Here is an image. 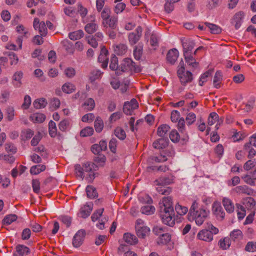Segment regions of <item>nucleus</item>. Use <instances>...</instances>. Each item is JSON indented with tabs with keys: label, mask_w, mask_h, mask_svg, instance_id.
Here are the masks:
<instances>
[{
	"label": "nucleus",
	"mask_w": 256,
	"mask_h": 256,
	"mask_svg": "<svg viewBox=\"0 0 256 256\" xmlns=\"http://www.w3.org/2000/svg\"><path fill=\"white\" fill-rule=\"evenodd\" d=\"M93 208V204L92 202L86 203V204L84 205L80 209L79 214L80 216L83 218H86L88 217Z\"/></svg>",
	"instance_id": "16"
},
{
	"label": "nucleus",
	"mask_w": 256,
	"mask_h": 256,
	"mask_svg": "<svg viewBox=\"0 0 256 256\" xmlns=\"http://www.w3.org/2000/svg\"><path fill=\"white\" fill-rule=\"evenodd\" d=\"M222 78V72L220 71H217L215 74L213 82L214 86L216 88H220Z\"/></svg>",
	"instance_id": "30"
},
{
	"label": "nucleus",
	"mask_w": 256,
	"mask_h": 256,
	"mask_svg": "<svg viewBox=\"0 0 256 256\" xmlns=\"http://www.w3.org/2000/svg\"><path fill=\"white\" fill-rule=\"evenodd\" d=\"M256 202L251 197H248L242 200V204L248 210L252 209L256 205Z\"/></svg>",
	"instance_id": "27"
},
{
	"label": "nucleus",
	"mask_w": 256,
	"mask_h": 256,
	"mask_svg": "<svg viewBox=\"0 0 256 256\" xmlns=\"http://www.w3.org/2000/svg\"><path fill=\"white\" fill-rule=\"evenodd\" d=\"M135 228L137 236L140 238H146L150 232V228L146 226L144 221L141 219L136 220Z\"/></svg>",
	"instance_id": "3"
},
{
	"label": "nucleus",
	"mask_w": 256,
	"mask_h": 256,
	"mask_svg": "<svg viewBox=\"0 0 256 256\" xmlns=\"http://www.w3.org/2000/svg\"><path fill=\"white\" fill-rule=\"evenodd\" d=\"M94 101L92 98H88L82 105L84 108L87 110H92L94 109Z\"/></svg>",
	"instance_id": "40"
},
{
	"label": "nucleus",
	"mask_w": 256,
	"mask_h": 256,
	"mask_svg": "<svg viewBox=\"0 0 256 256\" xmlns=\"http://www.w3.org/2000/svg\"><path fill=\"white\" fill-rule=\"evenodd\" d=\"M218 116L214 112H212L210 114L208 118V126H211L214 124L218 121Z\"/></svg>",
	"instance_id": "46"
},
{
	"label": "nucleus",
	"mask_w": 256,
	"mask_h": 256,
	"mask_svg": "<svg viewBox=\"0 0 256 256\" xmlns=\"http://www.w3.org/2000/svg\"><path fill=\"white\" fill-rule=\"evenodd\" d=\"M23 77V72L22 71H18L12 76V84L15 88H20L22 84V79Z\"/></svg>",
	"instance_id": "17"
},
{
	"label": "nucleus",
	"mask_w": 256,
	"mask_h": 256,
	"mask_svg": "<svg viewBox=\"0 0 256 256\" xmlns=\"http://www.w3.org/2000/svg\"><path fill=\"white\" fill-rule=\"evenodd\" d=\"M34 132L30 129H26L22 131L20 137L24 140L30 138L34 135Z\"/></svg>",
	"instance_id": "42"
},
{
	"label": "nucleus",
	"mask_w": 256,
	"mask_h": 256,
	"mask_svg": "<svg viewBox=\"0 0 256 256\" xmlns=\"http://www.w3.org/2000/svg\"><path fill=\"white\" fill-rule=\"evenodd\" d=\"M108 50L104 46H103L100 51V54L98 58V60L102 63V67L104 68L108 66Z\"/></svg>",
	"instance_id": "15"
},
{
	"label": "nucleus",
	"mask_w": 256,
	"mask_h": 256,
	"mask_svg": "<svg viewBox=\"0 0 256 256\" xmlns=\"http://www.w3.org/2000/svg\"><path fill=\"white\" fill-rule=\"evenodd\" d=\"M114 135L120 140H124L126 138V134L124 130L120 127H116L114 130Z\"/></svg>",
	"instance_id": "38"
},
{
	"label": "nucleus",
	"mask_w": 256,
	"mask_h": 256,
	"mask_svg": "<svg viewBox=\"0 0 256 256\" xmlns=\"http://www.w3.org/2000/svg\"><path fill=\"white\" fill-rule=\"evenodd\" d=\"M234 190L236 193L246 194H250V189L246 186H236L234 189Z\"/></svg>",
	"instance_id": "47"
},
{
	"label": "nucleus",
	"mask_w": 256,
	"mask_h": 256,
	"mask_svg": "<svg viewBox=\"0 0 256 256\" xmlns=\"http://www.w3.org/2000/svg\"><path fill=\"white\" fill-rule=\"evenodd\" d=\"M171 239L170 235L168 233H164L160 236H159L158 240V244H166Z\"/></svg>",
	"instance_id": "44"
},
{
	"label": "nucleus",
	"mask_w": 256,
	"mask_h": 256,
	"mask_svg": "<svg viewBox=\"0 0 256 256\" xmlns=\"http://www.w3.org/2000/svg\"><path fill=\"white\" fill-rule=\"evenodd\" d=\"M230 238L233 240H238L242 238V232L239 229H236L233 230L230 233Z\"/></svg>",
	"instance_id": "37"
},
{
	"label": "nucleus",
	"mask_w": 256,
	"mask_h": 256,
	"mask_svg": "<svg viewBox=\"0 0 256 256\" xmlns=\"http://www.w3.org/2000/svg\"><path fill=\"white\" fill-rule=\"evenodd\" d=\"M8 58L10 60V63L11 66L16 64L19 60L16 54L13 52H10L8 53Z\"/></svg>",
	"instance_id": "50"
},
{
	"label": "nucleus",
	"mask_w": 256,
	"mask_h": 256,
	"mask_svg": "<svg viewBox=\"0 0 256 256\" xmlns=\"http://www.w3.org/2000/svg\"><path fill=\"white\" fill-rule=\"evenodd\" d=\"M212 212L218 220H222L225 217V212L223 210L220 203L218 202H214L213 203Z\"/></svg>",
	"instance_id": "7"
},
{
	"label": "nucleus",
	"mask_w": 256,
	"mask_h": 256,
	"mask_svg": "<svg viewBox=\"0 0 256 256\" xmlns=\"http://www.w3.org/2000/svg\"><path fill=\"white\" fill-rule=\"evenodd\" d=\"M122 72L130 71L134 72H139L141 71L140 67L136 65L130 58H126L122 63L121 66Z\"/></svg>",
	"instance_id": "4"
},
{
	"label": "nucleus",
	"mask_w": 256,
	"mask_h": 256,
	"mask_svg": "<svg viewBox=\"0 0 256 256\" xmlns=\"http://www.w3.org/2000/svg\"><path fill=\"white\" fill-rule=\"evenodd\" d=\"M94 129L92 127H86L80 132V136L82 137L88 136L93 134Z\"/></svg>",
	"instance_id": "53"
},
{
	"label": "nucleus",
	"mask_w": 256,
	"mask_h": 256,
	"mask_svg": "<svg viewBox=\"0 0 256 256\" xmlns=\"http://www.w3.org/2000/svg\"><path fill=\"white\" fill-rule=\"evenodd\" d=\"M142 28L140 26H138L134 32L128 34V41L130 44L134 45L140 40L142 36Z\"/></svg>",
	"instance_id": "11"
},
{
	"label": "nucleus",
	"mask_w": 256,
	"mask_h": 256,
	"mask_svg": "<svg viewBox=\"0 0 256 256\" xmlns=\"http://www.w3.org/2000/svg\"><path fill=\"white\" fill-rule=\"evenodd\" d=\"M170 126L167 124H162L158 128V134L161 137H164L168 130H170Z\"/></svg>",
	"instance_id": "48"
},
{
	"label": "nucleus",
	"mask_w": 256,
	"mask_h": 256,
	"mask_svg": "<svg viewBox=\"0 0 256 256\" xmlns=\"http://www.w3.org/2000/svg\"><path fill=\"white\" fill-rule=\"evenodd\" d=\"M179 56L178 50L176 48L170 50L167 54V60L171 64H174Z\"/></svg>",
	"instance_id": "20"
},
{
	"label": "nucleus",
	"mask_w": 256,
	"mask_h": 256,
	"mask_svg": "<svg viewBox=\"0 0 256 256\" xmlns=\"http://www.w3.org/2000/svg\"><path fill=\"white\" fill-rule=\"evenodd\" d=\"M218 244L222 249L226 250L230 246V238L228 237H225L220 239L218 241Z\"/></svg>",
	"instance_id": "31"
},
{
	"label": "nucleus",
	"mask_w": 256,
	"mask_h": 256,
	"mask_svg": "<svg viewBox=\"0 0 256 256\" xmlns=\"http://www.w3.org/2000/svg\"><path fill=\"white\" fill-rule=\"evenodd\" d=\"M238 210V220H241L244 218L246 214V211L243 206L240 204L237 205Z\"/></svg>",
	"instance_id": "58"
},
{
	"label": "nucleus",
	"mask_w": 256,
	"mask_h": 256,
	"mask_svg": "<svg viewBox=\"0 0 256 256\" xmlns=\"http://www.w3.org/2000/svg\"><path fill=\"white\" fill-rule=\"evenodd\" d=\"M46 166L44 164H39L32 166L30 172L32 175H37L46 170Z\"/></svg>",
	"instance_id": "21"
},
{
	"label": "nucleus",
	"mask_w": 256,
	"mask_h": 256,
	"mask_svg": "<svg viewBox=\"0 0 256 256\" xmlns=\"http://www.w3.org/2000/svg\"><path fill=\"white\" fill-rule=\"evenodd\" d=\"M123 238L126 243L131 245L136 244L138 242L137 238L130 233L124 234Z\"/></svg>",
	"instance_id": "24"
},
{
	"label": "nucleus",
	"mask_w": 256,
	"mask_h": 256,
	"mask_svg": "<svg viewBox=\"0 0 256 256\" xmlns=\"http://www.w3.org/2000/svg\"><path fill=\"white\" fill-rule=\"evenodd\" d=\"M110 10L109 8H104L101 13V17L102 18V22H106L110 17Z\"/></svg>",
	"instance_id": "60"
},
{
	"label": "nucleus",
	"mask_w": 256,
	"mask_h": 256,
	"mask_svg": "<svg viewBox=\"0 0 256 256\" xmlns=\"http://www.w3.org/2000/svg\"><path fill=\"white\" fill-rule=\"evenodd\" d=\"M210 214V211L203 208H198V204L196 201L193 202L188 214L189 221H195L198 226L202 225Z\"/></svg>",
	"instance_id": "1"
},
{
	"label": "nucleus",
	"mask_w": 256,
	"mask_h": 256,
	"mask_svg": "<svg viewBox=\"0 0 256 256\" xmlns=\"http://www.w3.org/2000/svg\"><path fill=\"white\" fill-rule=\"evenodd\" d=\"M159 212L174 210L172 198L170 196L164 197L159 203Z\"/></svg>",
	"instance_id": "6"
},
{
	"label": "nucleus",
	"mask_w": 256,
	"mask_h": 256,
	"mask_svg": "<svg viewBox=\"0 0 256 256\" xmlns=\"http://www.w3.org/2000/svg\"><path fill=\"white\" fill-rule=\"evenodd\" d=\"M196 238L200 240L207 242H211L214 239L212 233L209 230L206 229L199 231L197 234Z\"/></svg>",
	"instance_id": "12"
},
{
	"label": "nucleus",
	"mask_w": 256,
	"mask_h": 256,
	"mask_svg": "<svg viewBox=\"0 0 256 256\" xmlns=\"http://www.w3.org/2000/svg\"><path fill=\"white\" fill-rule=\"evenodd\" d=\"M169 136L170 140L174 142H177L180 140L179 134L175 130L170 132Z\"/></svg>",
	"instance_id": "52"
},
{
	"label": "nucleus",
	"mask_w": 256,
	"mask_h": 256,
	"mask_svg": "<svg viewBox=\"0 0 256 256\" xmlns=\"http://www.w3.org/2000/svg\"><path fill=\"white\" fill-rule=\"evenodd\" d=\"M245 250L248 252H253L256 251V242H248L246 246Z\"/></svg>",
	"instance_id": "64"
},
{
	"label": "nucleus",
	"mask_w": 256,
	"mask_h": 256,
	"mask_svg": "<svg viewBox=\"0 0 256 256\" xmlns=\"http://www.w3.org/2000/svg\"><path fill=\"white\" fill-rule=\"evenodd\" d=\"M33 26L35 30H38L41 36H45L47 33V28L44 22H40L38 18H34Z\"/></svg>",
	"instance_id": "8"
},
{
	"label": "nucleus",
	"mask_w": 256,
	"mask_h": 256,
	"mask_svg": "<svg viewBox=\"0 0 256 256\" xmlns=\"http://www.w3.org/2000/svg\"><path fill=\"white\" fill-rule=\"evenodd\" d=\"M184 58L187 64L192 66V68H196L198 66V63L196 62L194 58L191 56L189 55L188 53L184 52Z\"/></svg>",
	"instance_id": "35"
},
{
	"label": "nucleus",
	"mask_w": 256,
	"mask_h": 256,
	"mask_svg": "<svg viewBox=\"0 0 256 256\" xmlns=\"http://www.w3.org/2000/svg\"><path fill=\"white\" fill-rule=\"evenodd\" d=\"M104 128V123L102 120L100 118H98L95 122H94V128L97 132H100Z\"/></svg>",
	"instance_id": "54"
},
{
	"label": "nucleus",
	"mask_w": 256,
	"mask_h": 256,
	"mask_svg": "<svg viewBox=\"0 0 256 256\" xmlns=\"http://www.w3.org/2000/svg\"><path fill=\"white\" fill-rule=\"evenodd\" d=\"M16 250L24 256L30 253V249L26 246L23 245H18L16 247Z\"/></svg>",
	"instance_id": "61"
},
{
	"label": "nucleus",
	"mask_w": 256,
	"mask_h": 256,
	"mask_svg": "<svg viewBox=\"0 0 256 256\" xmlns=\"http://www.w3.org/2000/svg\"><path fill=\"white\" fill-rule=\"evenodd\" d=\"M140 211L144 214L150 215L154 212L155 208L152 206H144L142 207Z\"/></svg>",
	"instance_id": "43"
},
{
	"label": "nucleus",
	"mask_w": 256,
	"mask_h": 256,
	"mask_svg": "<svg viewBox=\"0 0 256 256\" xmlns=\"http://www.w3.org/2000/svg\"><path fill=\"white\" fill-rule=\"evenodd\" d=\"M30 119L34 123H41L46 120V116L42 113L36 112L32 114Z\"/></svg>",
	"instance_id": "22"
},
{
	"label": "nucleus",
	"mask_w": 256,
	"mask_h": 256,
	"mask_svg": "<svg viewBox=\"0 0 256 256\" xmlns=\"http://www.w3.org/2000/svg\"><path fill=\"white\" fill-rule=\"evenodd\" d=\"M91 22L88 23L84 26L85 30L88 34H92L95 32L98 28V25L94 22L95 17L94 16H90Z\"/></svg>",
	"instance_id": "19"
},
{
	"label": "nucleus",
	"mask_w": 256,
	"mask_h": 256,
	"mask_svg": "<svg viewBox=\"0 0 256 256\" xmlns=\"http://www.w3.org/2000/svg\"><path fill=\"white\" fill-rule=\"evenodd\" d=\"M150 44L154 48V49L158 46V36L154 33H152L150 39Z\"/></svg>",
	"instance_id": "51"
},
{
	"label": "nucleus",
	"mask_w": 256,
	"mask_h": 256,
	"mask_svg": "<svg viewBox=\"0 0 256 256\" xmlns=\"http://www.w3.org/2000/svg\"><path fill=\"white\" fill-rule=\"evenodd\" d=\"M48 132L49 134L52 138H54L57 136V128L56 123L52 120L48 123Z\"/></svg>",
	"instance_id": "32"
},
{
	"label": "nucleus",
	"mask_w": 256,
	"mask_h": 256,
	"mask_svg": "<svg viewBox=\"0 0 256 256\" xmlns=\"http://www.w3.org/2000/svg\"><path fill=\"white\" fill-rule=\"evenodd\" d=\"M244 14L242 12H239L236 13L233 18L234 22L236 23L235 27L236 28H238L240 26L241 22L244 18Z\"/></svg>",
	"instance_id": "33"
},
{
	"label": "nucleus",
	"mask_w": 256,
	"mask_h": 256,
	"mask_svg": "<svg viewBox=\"0 0 256 256\" xmlns=\"http://www.w3.org/2000/svg\"><path fill=\"white\" fill-rule=\"evenodd\" d=\"M205 24L212 34H219L222 32L220 27L216 24L208 22L205 23Z\"/></svg>",
	"instance_id": "28"
},
{
	"label": "nucleus",
	"mask_w": 256,
	"mask_h": 256,
	"mask_svg": "<svg viewBox=\"0 0 256 256\" xmlns=\"http://www.w3.org/2000/svg\"><path fill=\"white\" fill-rule=\"evenodd\" d=\"M175 210L176 212L180 216L186 214L188 212V208L186 206H182L178 204L176 205Z\"/></svg>",
	"instance_id": "49"
},
{
	"label": "nucleus",
	"mask_w": 256,
	"mask_h": 256,
	"mask_svg": "<svg viewBox=\"0 0 256 256\" xmlns=\"http://www.w3.org/2000/svg\"><path fill=\"white\" fill-rule=\"evenodd\" d=\"M34 106L36 109L44 108L47 104V102L44 98H38L34 100Z\"/></svg>",
	"instance_id": "34"
},
{
	"label": "nucleus",
	"mask_w": 256,
	"mask_h": 256,
	"mask_svg": "<svg viewBox=\"0 0 256 256\" xmlns=\"http://www.w3.org/2000/svg\"><path fill=\"white\" fill-rule=\"evenodd\" d=\"M155 182L156 184L158 185L156 190L160 194H167L170 192V189L168 187L164 186L162 184H170L168 182H166V180L163 182L162 180L160 179L159 180H156Z\"/></svg>",
	"instance_id": "13"
},
{
	"label": "nucleus",
	"mask_w": 256,
	"mask_h": 256,
	"mask_svg": "<svg viewBox=\"0 0 256 256\" xmlns=\"http://www.w3.org/2000/svg\"><path fill=\"white\" fill-rule=\"evenodd\" d=\"M168 140L164 138H160L156 140L153 143V146L158 149H160L166 148L168 146Z\"/></svg>",
	"instance_id": "26"
},
{
	"label": "nucleus",
	"mask_w": 256,
	"mask_h": 256,
	"mask_svg": "<svg viewBox=\"0 0 256 256\" xmlns=\"http://www.w3.org/2000/svg\"><path fill=\"white\" fill-rule=\"evenodd\" d=\"M16 30L20 34L19 36L24 38H28L30 36V32L28 29L22 25H18L16 28Z\"/></svg>",
	"instance_id": "23"
},
{
	"label": "nucleus",
	"mask_w": 256,
	"mask_h": 256,
	"mask_svg": "<svg viewBox=\"0 0 256 256\" xmlns=\"http://www.w3.org/2000/svg\"><path fill=\"white\" fill-rule=\"evenodd\" d=\"M94 164L87 162L82 166L80 164L75 166V173L76 176L82 180L85 179L88 182H91L94 178V172L92 169Z\"/></svg>",
	"instance_id": "2"
},
{
	"label": "nucleus",
	"mask_w": 256,
	"mask_h": 256,
	"mask_svg": "<svg viewBox=\"0 0 256 256\" xmlns=\"http://www.w3.org/2000/svg\"><path fill=\"white\" fill-rule=\"evenodd\" d=\"M62 90L66 94H71L75 90V86L70 82H66L62 86Z\"/></svg>",
	"instance_id": "36"
},
{
	"label": "nucleus",
	"mask_w": 256,
	"mask_h": 256,
	"mask_svg": "<svg viewBox=\"0 0 256 256\" xmlns=\"http://www.w3.org/2000/svg\"><path fill=\"white\" fill-rule=\"evenodd\" d=\"M138 106L137 100L133 98L130 102H124L123 110L124 112L127 115L132 114L133 112L136 109L138 108Z\"/></svg>",
	"instance_id": "9"
},
{
	"label": "nucleus",
	"mask_w": 256,
	"mask_h": 256,
	"mask_svg": "<svg viewBox=\"0 0 256 256\" xmlns=\"http://www.w3.org/2000/svg\"><path fill=\"white\" fill-rule=\"evenodd\" d=\"M70 126V122L68 120H62L59 124L58 128L62 132L66 131Z\"/></svg>",
	"instance_id": "56"
},
{
	"label": "nucleus",
	"mask_w": 256,
	"mask_h": 256,
	"mask_svg": "<svg viewBox=\"0 0 256 256\" xmlns=\"http://www.w3.org/2000/svg\"><path fill=\"white\" fill-rule=\"evenodd\" d=\"M118 21V17L113 16L110 18L106 22H102V24L104 26H108L110 28L114 29L116 26Z\"/></svg>",
	"instance_id": "25"
},
{
	"label": "nucleus",
	"mask_w": 256,
	"mask_h": 256,
	"mask_svg": "<svg viewBox=\"0 0 256 256\" xmlns=\"http://www.w3.org/2000/svg\"><path fill=\"white\" fill-rule=\"evenodd\" d=\"M110 68L114 70H116L118 68V60L115 55H114L111 58Z\"/></svg>",
	"instance_id": "55"
},
{
	"label": "nucleus",
	"mask_w": 256,
	"mask_h": 256,
	"mask_svg": "<svg viewBox=\"0 0 256 256\" xmlns=\"http://www.w3.org/2000/svg\"><path fill=\"white\" fill-rule=\"evenodd\" d=\"M85 232L82 230H79L74 236L72 240V244L76 248L79 247L83 242Z\"/></svg>",
	"instance_id": "14"
},
{
	"label": "nucleus",
	"mask_w": 256,
	"mask_h": 256,
	"mask_svg": "<svg viewBox=\"0 0 256 256\" xmlns=\"http://www.w3.org/2000/svg\"><path fill=\"white\" fill-rule=\"evenodd\" d=\"M84 36V32L82 30H78L69 34V38L73 40H76L82 38Z\"/></svg>",
	"instance_id": "41"
},
{
	"label": "nucleus",
	"mask_w": 256,
	"mask_h": 256,
	"mask_svg": "<svg viewBox=\"0 0 256 256\" xmlns=\"http://www.w3.org/2000/svg\"><path fill=\"white\" fill-rule=\"evenodd\" d=\"M182 44L184 48V53H188V52L192 51L194 47V42L191 40H186L182 42Z\"/></svg>",
	"instance_id": "29"
},
{
	"label": "nucleus",
	"mask_w": 256,
	"mask_h": 256,
	"mask_svg": "<svg viewBox=\"0 0 256 256\" xmlns=\"http://www.w3.org/2000/svg\"><path fill=\"white\" fill-rule=\"evenodd\" d=\"M32 103V100L30 96L26 95L24 97V102L22 108L24 110H27L29 108Z\"/></svg>",
	"instance_id": "57"
},
{
	"label": "nucleus",
	"mask_w": 256,
	"mask_h": 256,
	"mask_svg": "<svg viewBox=\"0 0 256 256\" xmlns=\"http://www.w3.org/2000/svg\"><path fill=\"white\" fill-rule=\"evenodd\" d=\"M138 198L141 202L144 203L150 204L152 202V198L148 195L146 194L140 195Z\"/></svg>",
	"instance_id": "62"
},
{
	"label": "nucleus",
	"mask_w": 256,
	"mask_h": 256,
	"mask_svg": "<svg viewBox=\"0 0 256 256\" xmlns=\"http://www.w3.org/2000/svg\"><path fill=\"white\" fill-rule=\"evenodd\" d=\"M256 146V134H254L250 139L248 143L244 145V148L246 150L250 148V146Z\"/></svg>",
	"instance_id": "63"
},
{
	"label": "nucleus",
	"mask_w": 256,
	"mask_h": 256,
	"mask_svg": "<svg viewBox=\"0 0 256 256\" xmlns=\"http://www.w3.org/2000/svg\"><path fill=\"white\" fill-rule=\"evenodd\" d=\"M127 51V46L124 44H120L114 48V52L118 55H123Z\"/></svg>",
	"instance_id": "45"
},
{
	"label": "nucleus",
	"mask_w": 256,
	"mask_h": 256,
	"mask_svg": "<svg viewBox=\"0 0 256 256\" xmlns=\"http://www.w3.org/2000/svg\"><path fill=\"white\" fill-rule=\"evenodd\" d=\"M86 192L88 197L90 198H94L98 196V193L96 188L92 186H87L86 188Z\"/></svg>",
	"instance_id": "39"
},
{
	"label": "nucleus",
	"mask_w": 256,
	"mask_h": 256,
	"mask_svg": "<svg viewBox=\"0 0 256 256\" xmlns=\"http://www.w3.org/2000/svg\"><path fill=\"white\" fill-rule=\"evenodd\" d=\"M17 219V216L16 214H10L6 216L3 220L4 224H10Z\"/></svg>",
	"instance_id": "59"
},
{
	"label": "nucleus",
	"mask_w": 256,
	"mask_h": 256,
	"mask_svg": "<svg viewBox=\"0 0 256 256\" xmlns=\"http://www.w3.org/2000/svg\"><path fill=\"white\" fill-rule=\"evenodd\" d=\"M177 73L181 83L184 85L190 82L192 80V74L189 71H182V69H180L178 70Z\"/></svg>",
	"instance_id": "10"
},
{
	"label": "nucleus",
	"mask_w": 256,
	"mask_h": 256,
	"mask_svg": "<svg viewBox=\"0 0 256 256\" xmlns=\"http://www.w3.org/2000/svg\"><path fill=\"white\" fill-rule=\"evenodd\" d=\"M222 203L226 210L228 212L232 213L234 212V204L230 199L226 197H224L222 198Z\"/></svg>",
	"instance_id": "18"
},
{
	"label": "nucleus",
	"mask_w": 256,
	"mask_h": 256,
	"mask_svg": "<svg viewBox=\"0 0 256 256\" xmlns=\"http://www.w3.org/2000/svg\"><path fill=\"white\" fill-rule=\"evenodd\" d=\"M162 222L170 226H173L175 224L174 210L160 212Z\"/></svg>",
	"instance_id": "5"
}]
</instances>
